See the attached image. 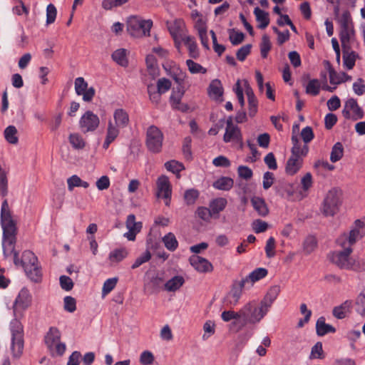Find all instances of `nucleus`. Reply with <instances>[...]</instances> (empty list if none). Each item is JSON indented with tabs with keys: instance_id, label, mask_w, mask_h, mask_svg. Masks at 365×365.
Wrapping results in <instances>:
<instances>
[{
	"instance_id": "nucleus-1",
	"label": "nucleus",
	"mask_w": 365,
	"mask_h": 365,
	"mask_svg": "<svg viewBox=\"0 0 365 365\" xmlns=\"http://www.w3.org/2000/svg\"><path fill=\"white\" fill-rule=\"evenodd\" d=\"M5 255L14 254V263L16 267H21L26 276L34 282H39L42 278L41 267L38 264L37 257L30 250H26L22 253L21 259H19V253L15 250H11L8 244L3 245Z\"/></svg>"
},
{
	"instance_id": "nucleus-2",
	"label": "nucleus",
	"mask_w": 365,
	"mask_h": 365,
	"mask_svg": "<svg viewBox=\"0 0 365 365\" xmlns=\"http://www.w3.org/2000/svg\"><path fill=\"white\" fill-rule=\"evenodd\" d=\"M268 312L260 302L257 304L255 300L249 302L240 309L242 321L232 322L231 329H235V331H239L247 324H257L264 317Z\"/></svg>"
},
{
	"instance_id": "nucleus-3",
	"label": "nucleus",
	"mask_w": 365,
	"mask_h": 365,
	"mask_svg": "<svg viewBox=\"0 0 365 365\" xmlns=\"http://www.w3.org/2000/svg\"><path fill=\"white\" fill-rule=\"evenodd\" d=\"M1 222L3 228V245L8 244V246L11 247V250L14 251V244L16 243V227L7 200H4L1 205Z\"/></svg>"
},
{
	"instance_id": "nucleus-4",
	"label": "nucleus",
	"mask_w": 365,
	"mask_h": 365,
	"mask_svg": "<svg viewBox=\"0 0 365 365\" xmlns=\"http://www.w3.org/2000/svg\"><path fill=\"white\" fill-rule=\"evenodd\" d=\"M20 317H15L10 323L11 332V350L14 358L19 359L23 353L24 349V334L23 326L19 321Z\"/></svg>"
},
{
	"instance_id": "nucleus-5",
	"label": "nucleus",
	"mask_w": 365,
	"mask_h": 365,
	"mask_svg": "<svg viewBox=\"0 0 365 365\" xmlns=\"http://www.w3.org/2000/svg\"><path fill=\"white\" fill-rule=\"evenodd\" d=\"M127 31L133 37L140 38L149 36L153 26V21L144 20L138 16H131L128 18Z\"/></svg>"
},
{
	"instance_id": "nucleus-6",
	"label": "nucleus",
	"mask_w": 365,
	"mask_h": 365,
	"mask_svg": "<svg viewBox=\"0 0 365 365\" xmlns=\"http://www.w3.org/2000/svg\"><path fill=\"white\" fill-rule=\"evenodd\" d=\"M61 334L56 327H50L44 337L45 344L52 356H62L66 349L65 343L61 342Z\"/></svg>"
},
{
	"instance_id": "nucleus-7",
	"label": "nucleus",
	"mask_w": 365,
	"mask_h": 365,
	"mask_svg": "<svg viewBox=\"0 0 365 365\" xmlns=\"http://www.w3.org/2000/svg\"><path fill=\"white\" fill-rule=\"evenodd\" d=\"M252 287L247 276L242 277L240 280H234L230 291L225 297L224 302L226 305H237L241 298L243 290L250 289Z\"/></svg>"
},
{
	"instance_id": "nucleus-8",
	"label": "nucleus",
	"mask_w": 365,
	"mask_h": 365,
	"mask_svg": "<svg viewBox=\"0 0 365 365\" xmlns=\"http://www.w3.org/2000/svg\"><path fill=\"white\" fill-rule=\"evenodd\" d=\"M341 191L337 188L331 189L327 194L322 206L325 216H334L339 211L341 205Z\"/></svg>"
},
{
	"instance_id": "nucleus-9",
	"label": "nucleus",
	"mask_w": 365,
	"mask_h": 365,
	"mask_svg": "<svg viewBox=\"0 0 365 365\" xmlns=\"http://www.w3.org/2000/svg\"><path fill=\"white\" fill-rule=\"evenodd\" d=\"M163 140V134L155 125L150 126L146 133V145L148 149L154 153L161 151Z\"/></svg>"
},
{
	"instance_id": "nucleus-10",
	"label": "nucleus",
	"mask_w": 365,
	"mask_h": 365,
	"mask_svg": "<svg viewBox=\"0 0 365 365\" xmlns=\"http://www.w3.org/2000/svg\"><path fill=\"white\" fill-rule=\"evenodd\" d=\"M31 304V295L29 291L23 288L19 292L13 304V313L15 317H22L24 312L27 309Z\"/></svg>"
},
{
	"instance_id": "nucleus-11",
	"label": "nucleus",
	"mask_w": 365,
	"mask_h": 365,
	"mask_svg": "<svg viewBox=\"0 0 365 365\" xmlns=\"http://www.w3.org/2000/svg\"><path fill=\"white\" fill-rule=\"evenodd\" d=\"M100 124L98 116L92 111H86L80 118L79 127L83 133L95 131Z\"/></svg>"
},
{
	"instance_id": "nucleus-12",
	"label": "nucleus",
	"mask_w": 365,
	"mask_h": 365,
	"mask_svg": "<svg viewBox=\"0 0 365 365\" xmlns=\"http://www.w3.org/2000/svg\"><path fill=\"white\" fill-rule=\"evenodd\" d=\"M168 24V31L173 38L175 44H180L181 41H183L186 35V28L184 21L181 19H178L173 21L172 23Z\"/></svg>"
},
{
	"instance_id": "nucleus-13",
	"label": "nucleus",
	"mask_w": 365,
	"mask_h": 365,
	"mask_svg": "<svg viewBox=\"0 0 365 365\" xmlns=\"http://www.w3.org/2000/svg\"><path fill=\"white\" fill-rule=\"evenodd\" d=\"M343 250L335 252L332 254L331 261L341 269H349L351 264L349 261V257L353 250L350 247H341Z\"/></svg>"
},
{
	"instance_id": "nucleus-14",
	"label": "nucleus",
	"mask_w": 365,
	"mask_h": 365,
	"mask_svg": "<svg viewBox=\"0 0 365 365\" xmlns=\"http://www.w3.org/2000/svg\"><path fill=\"white\" fill-rule=\"evenodd\" d=\"M225 143L231 141L242 142V133L237 125L233 124L232 117L230 116L226 120L225 133L223 136Z\"/></svg>"
},
{
	"instance_id": "nucleus-15",
	"label": "nucleus",
	"mask_w": 365,
	"mask_h": 365,
	"mask_svg": "<svg viewBox=\"0 0 365 365\" xmlns=\"http://www.w3.org/2000/svg\"><path fill=\"white\" fill-rule=\"evenodd\" d=\"M75 91L77 95H82L83 100L86 102H90L95 95V89L93 87L88 88V83L82 77L76 78Z\"/></svg>"
},
{
	"instance_id": "nucleus-16",
	"label": "nucleus",
	"mask_w": 365,
	"mask_h": 365,
	"mask_svg": "<svg viewBox=\"0 0 365 365\" xmlns=\"http://www.w3.org/2000/svg\"><path fill=\"white\" fill-rule=\"evenodd\" d=\"M361 238L360 231L358 228H354L349 233H342L336 240V244L340 247H351L357 240Z\"/></svg>"
},
{
	"instance_id": "nucleus-17",
	"label": "nucleus",
	"mask_w": 365,
	"mask_h": 365,
	"mask_svg": "<svg viewBox=\"0 0 365 365\" xmlns=\"http://www.w3.org/2000/svg\"><path fill=\"white\" fill-rule=\"evenodd\" d=\"M158 192L157 195L158 197H163L166 200L165 205H169L170 199L171 197L172 190L168 178L165 175H161L158 178L157 181Z\"/></svg>"
},
{
	"instance_id": "nucleus-18",
	"label": "nucleus",
	"mask_w": 365,
	"mask_h": 365,
	"mask_svg": "<svg viewBox=\"0 0 365 365\" xmlns=\"http://www.w3.org/2000/svg\"><path fill=\"white\" fill-rule=\"evenodd\" d=\"M190 263L199 272H209L213 269L212 264L205 258L198 255H192L190 257Z\"/></svg>"
},
{
	"instance_id": "nucleus-19",
	"label": "nucleus",
	"mask_w": 365,
	"mask_h": 365,
	"mask_svg": "<svg viewBox=\"0 0 365 365\" xmlns=\"http://www.w3.org/2000/svg\"><path fill=\"white\" fill-rule=\"evenodd\" d=\"M292 148L291 149V156L294 158H302L307 156L309 152L308 145H302L297 135L292 136Z\"/></svg>"
},
{
	"instance_id": "nucleus-20",
	"label": "nucleus",
	"mask_w": 365,
	"mask_h": 365,
	"mask_svg": "<svg viewBox=\"0 0 365 365\" xmlns=\"http://www.w3.org/2000/svg\"><path fill=\"white\" fill-rule=\"evenodd\" d=\"M325 63L327 64L329 71V82L331 84L338 85L351 80V76L344 72L340 73H336L328 61H326Z\"/></svg>"
},
{
	"instance_id": "nucleus-21",
	"label": "nucleus",
	"mask_w": 365,
	"mask_h": 365,
	"mask_svg": "<svg viewBox=\"0 0 365 365\" xmlns=\"http://www.w3.org/2000/svg\"><path fill=\"white\" fill-rule=\"evenodd\" d=\"M279 292L280 287L279 285H274L271 287L264 298L261 300L260 303L269 311L273 302L277 298Z\"/></svg>"
},
{
	"instance_id": "nucleus-22",
	"label": "nucleus",
	"mask_w": 365,
	"mask_h": 365,
	"mask_svg": "<svg viewBox=\"0 0 365 365\" xmlns=\"http://www.w3.org/2000/svg\"><path fill=\"white\" fill-rule=\"evenodd\" d=\"M163 278L158 274H154L149 277L145 283V289L150 293L153 294L159 292L163 284Z\"/></svg>"
},
{
	"instance_id": "nucleus-23",
	"label": "nucleus",
	"mask_w": 365,
	"mask_h": 365,
	"mask_svg": "<svg viewBox=\"0 0 365 365\" xmlns=\"http://www.w3.org/2000/svg\"><path fill=\"white\" fill-rule=\"evenodd\" d=\"M302 165L303 159L302 158L290 156L286 163L285 172L289 175H294L301 169Z\"/></svg>"
},
{
	"instance_id": "nucleus-24",
	"label": "nucleus",
	"mask_w": 365,
	"mask_h": 365,
	"mask_svg": "<svg viewBox=\"0 0 365 365\" xmlns=\"http://www.w3.org/2000/svg\"><path fill=\"white\" fill-rule=\"evenodd\" d=\"M353 303L351 300H346L339 306L334 307L332 314L338 319H344L346 314L351 312Z\"/></svg>"
},
{
	"instance_id": "nucleus-25",
	"label": "nucleus",
	"mask_w": 365,
	"mask_h": 365,
	"mask_svg": "<svg viewBox=\"0 0 365 365\" xmlns=\"http://www.w3.org/2000/svg\"><path fill=\"white\" fill-rule=\"evenodd\" d=\"M210 97L218 100L223 95V88L221 81L219 79H214L210 83L207 88Z\"/></svg>"
},
{
	"instance_id": "nucleus-26",
	"label": "nucleus",
	"mask_w": 365,
	"mask_h": 365,
	"mask_svg": "<svg viewBox=\"0 0 365 365\" xmlns=\"http://www.w3.org/2000/svg\"><path fill=\"white\" fill-rule=\"evenodd\" d=\"M113 118L115 125L119 126L120 128L127 127L129 123V115L128 113L122 108L115 110L113 113Z\"/></svg>"
},
{
	"instance_id": "nucleus-27",
	"label": "nucleus",
	"mask_w": 365,
	"mask_h": 365,
	"mask_svg": "<svg viewBox=\"0 0 365 365\" xmlns=\"http://www.w3.org/2000/svg\"><path fill=\"white\" fill-rule=\"evenodd\" d=\"M251 203L255 210L262 217H265L269 213V209L264 199L259 197H253Z\"/></svg>"
},
{
	"instance_id": "nucleus-28",
	"label": "nucleus",
	"mask_w": 365,
	"mask_h": 365,
	"mask_svg": "<svg viewBox=\"0 0 365 365\" xmlns=\"http://www.w3.org/2000/svg\"><path fill=\"white\" fill-rule=\"evenodd\" d=\"M342 51L344 66L347 69L351 70L355 66L358 54L355 51H351V48H349L348 49H342Z\"/></svg>"
},
{
	"instance_id": "nucleus-29",
	"label": "nucleus",
	"mask_w": 365,
	"mask_h": 365,
	"mask_svg": "<svg viewBox=\"0 0 365 365\" xmlns=\"http://www.w3.org/2000/svg\"><path fill=\"white\" fill-rule=\"evenodd\" d=\"M316 331L318 336H322L328 333H334L336 329L328 324L325 323V319L319 317L316 323Z\"/></svg>"
},
{
	"instance_id": "nucleus-30",
	"label": "nucleus",
	"mask_w": 365,
	"mask_h": 365,
	"mask_svg": "<svg viewBox=\"0 0 365 365\" xmlns=\"http://www.w3.org/2000/svg\"><path fill=\"white\" fill-rule=\"evenodd\" d=\"M346 107H349V110L353 111L351 119L357 120L364 117V112L363 109L358 105V103L354 98H349L346 101Z\"/></svg>"
},
{
	"instance_id": "nucleus-31",
	"label": "nucleus",
	"mask_w": 365,
	"mask_h": 365,
	"mask_svg": "<svg viewBox=\"0 0 365 365\" xmlns=\"http://www.w3.org/2000/svg\"><path fill=\"white\" fill-rule=\"evenodd\" d=\"M254 14L256 16V20L259 24L257 27L260 29H265L269 24V14L259 7H256L254 9Z\"/></svg>"
},
{
	"instance_id": "nucleus-32",
	"label": "nucleus",
	"mask_w": 365,
	"mask_h": 365,
	"mask_svg": "<svg viewBox=\"0 0 365 365\" xmlns=\"http://www.w3.org/2000/svg\"><path fill=\"white\" fill-rule=\"evenodd\" d=\"M185 283L182 276H175L169 279L165 284V289L168 292H175L179 289Z\"/></svg>"
},
{
	"instance_id": "nucleus-33",
	"label": "nucleus",
	"mask_w": 365,
	"mask_h": 365,
	"mask_svg": "<svg viewBox=\"0 0 365 365\" xmlns=\"http://www.w3.org/2000/svg\"><path fill=\"white\" fill-rule=\"evenodd\" d=\"M234 185V181L229 177H221L213 182L212 186L217 190L227 191Z\"/></svg>"
},
{
	"instance_id": "nucleus-34",
	"label": "nucleus",
	"mask_w": 365,
	"mask_h": 365,
	"mask_svg": "<svg viewBox=\"0 0 365 365\" xmlns=\"http://www.w3.org/2000/svg\"><path fill=\"white\" fill-rule=\"evenodd\" d=\"M227 201L224 197H217L212 200L210 203V208L213 215H218L220 212L224 210Z\"/></svg>"
},
{
	"instance_id": "nucleus-35",
	"label": "nucleus",
	"mask_w": 365,
	"mask_h": 365,
	"mask_svg": "<svg viewBox=\"0 0 365 365\" xmlns=\"http://www.w3.org/2000/svg\"><path fill=\"white\" fill-rule=\"evenodd\" d=\"M112 59L118 65L126 67L128 65V61L126 57V50L119 48L115 51L111 55Z\"/></svg>"
},
{
	"instance_id": "nucleus-36",
	"label": "nucleus",
	"mask_w": 365,
	"mask_h": 365,
	"mask_svg": "<svg viewBox=\"0 0 365 365\" xmlns=\"http://www.w3.org/2000/svg\"><path fill=\"white\" fill-rule=\"evenodd\" d=\"M354 29H341L339 33V38L341 43L342 49H348L351 48L350 40L351 36L354 35Z\"/></svg>"
},
{
	"instance_id": "nucleus-37",
	"label": "nucleus",
	"mask_w": 365,
	"mask_h": 365,
	"mask_svg": "<svg viewBox=\"0 0 365 365\" xmlns=\"http://www.w3.org/2000/svg\"><path fill=\"white\" fill-rule=\"evenodd\" d=\"M267 274L268 271L267 269L259 267L247 275V277L253 286L255 282L264 278Z\"/></svg>"
},
{
	"instance_id": "nucleus-38",
	"label": "nucleus",
	"mask_w": 365,
	"mask_h": 365,
	"mask_svg": "<svg viewBox=\"0 0 365 365\" xmlns=\"http://www.w3.org/2000/svg\"><path fill=\"white\" fill-rule=\"evenodd\" d=\"M162 241L166 249L170 252H174L178 247V242L173 232L165 235Z\"/></svg>"
},
{
	"instance_id": "nucleus-39",
	"label": "nucleus",
	"mask_w": 365,
	"mask_h": 365,
	"mask_svg": "<svg viewBox=\"0 0 365 365\" xmlns=\"http://www.w3.org/2000/svg\"><path fill=\"white\" fill-rule=\"evenodd\" d=\"M183 42L185 45L187 46L188 48L190 56L193 58H198L199 51L194 37L190 36H187L186 38H185Z\"/></svg>"
},
{
	"instance_id": "nucleus-40",
	"label": "nucleus",
	"mask_w": 365,
	"mask_h": 365,
	"mask_svg": "<svg viewBox=\"0 0 365 365\" xmlns=\"http://www.w3.org/2000/svg\"><path fill=\"white\" fill-rule=\"evenodd\" d=\"M68 189L72 191L75 187H83L87 188L89 187V183L86 181L82 180L78 175H73L67 180Z\"/></svg>"
},
{
	"instance_id": "nucleus-41",
	"label": "nucleus",
	"mask_w": 365,
	"mask_h": 365,
	"mask_svg": "<svg viewBox=\"0 0 365 365\" xmlns=\"http://www.w3.org/2000/svg\"><path fill=\"white\" fill-rule=\"evenodd\" d=\"M355 312L362 318H365V294L360 293L355 299Z\"/></svg>"
},
{
	"instance_id": "nucleus-42",
	"label": "nucleus",
	"mask_w": 365,
	"mask_h": 365,
	"mask_svg": "<svg viewBox=\"0 0 365 365\" xmlns=\"http://www.w3.org/2000/svg\"><path fill=\"white\" fill-rule=\"evenodd\" d=\"M185 92L184 87L174 88L170 97V102L172 108L175 106L176 104H180L181 99Z\"/></svg>"
},
{
	"instance_id": "nucleus-43",
	"label": "nucleus",
	"mask_w": 365,
	"mask_h": 365,
	"mask_svg": "<svg viewBox=\"0 0 365 365\" xmlns=\"http://www.w3.org/2000/svg\"><path fill=\"white\" fill-rule=\"evenodd\" d=\"M317 247V240L313 235L307 236L303 242V250L307 255L311 254Z\"/></svg>"
},
{
	"instance_id": "nucleus-44",
	"label": "nucleus",
	"mask_w": 365,
	"mask_h": 365,
	"mask_svg": "<svg viewBox=\"0 0 365 365\" xmlns=\"http://www.w3.org/2000/svg\"><path fill=\"white\" fill-rule=\"evenodd\" d=\"M344 155V148L342 144L340 142L336 143L332 147L331 154H330V160L332 163H336L339 161Z\"/></svg>"
},
{
	"instance_id": "nucleus-45",
	"label": "nucleus",
	"mask_w": 365,
	"mask_h": 365,
	"mask_svg": "<svg viewBox=\"0 0 365 365\" xmlns=\"http://www.w3.org/2000/svg\"><path fill=\"white\" fill-rule=\"evenodd\" d=\"M128 251L125 248L115 249L109 254V259L112 262H119L128 256Z\"/></svg>"
},
{
	"instance_id": "nucleus-46",
	"label": "nucleus",
	"mask_w": 365,
	"mask_h": 365,
	"mask_svg": "<svg viewBox=\"0 0 365 365\" xmlns=\"http://www.w3.org/2000/svg\"><path fill=\"white\" fill-rule=\"evenodd\" d=\"M17 129L14 125H9L4 130V137L6 141L11 144H17Z\"/></svg>"
},
{
	"instance_id": "nucleus-47",
	"label": "nucleus",
	"mask_w": 365,
	"mask_h": 365,
	"mask_svg": "<svg viewBox=\"0 0 365 365\" xmlns=\"http://www.w3.org/2000/svg\"><path fill=\"white\" fill-rule=\"evenodd\" d=\"M165 168L167 170L176 174L178 178H180L179 173L185 170V166L182 163L174 160L166 162L165 163Z\"/></svg>"
},
{
	"instance_id": "nucleus-48",
	"label": "nucleus",
	"mask_w": 365,
	"mask_h": 365,
	"mask_svg": "<svg viewBox=\"0 0 365 365\" xmlns=\"http://www.w3.org/2000/svg\"><path fill=\"white\" fill-rule=\"evenodd\" d=\"M325 357V354L323 350L322 343L321 341L317 342L311 349L309 359H323Z\"/></svg>"
},
{
	"instance_id": "nucleus-49",
	"label": "nucleus",
	"mask_w": 365,
	"mask_h": 365,
	"mask_svg": "<svg viewBox=\"0 0 365 365\" xmlns=\"http://www.w3.org/2000/svg\"><path fill=\"white\" fill-rule=\"evenodd\" d=\"M271 48L272 43L269 37L267 34L263 35L260 43V53L263 58H266L267 57Z\"/></svg>"
},
{
	"instance_id": "nucleus-50",
	"label": "nucleus",
	"mask_w": 365,
	"mask_h": 365,
	"mask_svg": "<svg viewBox=\"0 0 365 365\" xmlns=\"http://www.w3.org/2000/svg\"><path fill=\"white\" fill-rule=\"evenodd\" d=\"M339 22L341 26V29H353L351 14L347 10L343 12L341 16L339 19Z\"/></svg>"
},
{
	"instance_id": "nucleus-51",
	"label": "nucleus",
	"mask_w": 365,
	"mask_h": 365,
	"mask_svg": "<svg viewBox=\"0 0 365 365\" xmlns=\"http://www.w3.org/2000/svg\"><path fill=\"white\" fill-rule=\"evenodd\" d=\"M186 65L188 68L189 71L192 74H204L207 73V69L205 68H204L200 64L195 62L191 59H188L186 61Z\"/></svg>"
},
{
	"instance_id": "nucleus-52",
	"label": "nucleus",
	"mask_w": 365,
	"mask_h": 365,
	"mask_svg": "<svg viewBox=\"0 0 365 365\" xmlns=\"http://www.w3.org/2000/svg\"><path fill=\"white\" fill-rule=\"evenodd\" d=\"M320 91V83L317 79L310 80L306 87V93L312 96H317Z\"/></svg>"
},
{
	"instance_id": "nucleus-53",
	"label": "nucleus",
	"mask_w": 365,
	"mask_h": 365,
	"mask_svg": "<svg viewBox=\"0 0 365 365\" xmlns=\"http://www.w3.org/2000/svg\"><path fill=\"white\" fill-rule=\"evenodd\" d=\"M229 39L233 46L240 44L245 39V34L242 31H235L234 29L229 30Z\"/></svg>"
},
{
	"instance_id": "nucleus-54",
	"label": "nucleus",
	"mask_w": 365,
	"mask_h": 365,
	"mask_svg": "<svg viewBox=\"0 0 365 365\" xmlns=\"http://www.w3.org/2000/svg\"><path fill=\"white\" fill-rule=\"evenodd\" d=\"M126 227L130 232H140L141 229V223L135 222V216L133 214L129 215L126 220Z\"/></svg>"
},
{
	"instance_id": "nucleus-55",
	"label": "nucleus",
	"mask_w": 365,
	"mask_h": 365,
	"mask_svg": "<svg viewBox=\"0 0 365 365\" xmlns=\"http://www.w3.org/2000/svg\"><path fill=\"white\" fill-rule=\"evenodd\" d=\"M69 142L76 149H82L85 146V142L82 137L78 133H73L69 135Z\"/></svg>"
},
{
	"instance_id": "nucleus-56",
	"label": "nucleus",
	"mask_w": 365,
	"mask_h": 365,
	"mask_svg": "<svg viewBox=\"0 0 365 365\" xmlns=\"http://www.w3.org/2000/svg\"><path fill=\"white\" fill-rule=\"evenodd\" d=\"M199 197V192L195 189H189L185 192L184 199L187 205H193Z\"/></svg>"
},
{
	"instance_id": "nucleus-57",
	"label": "nucleus",
	"mask_w": 365,
	"mask_h": 365,
	"mask_svg": "<svg viewBox=\"0 0 365 365\" xmlns=\"http://www.w3.org/2000/svg\"><path fill=\"white\" fill-rule=\"evenodd\" d=\"M117 282H118L117 277L110 278V279H108L107 280H106V282L103 284V289H102L103 296H106L108 293H110L115 288Z\"/></svg>"
},
{
	"instance_id": "nucleus-58",
	"label": "nucleus",
	"mask_w": 365,
	"mask_h": 365,
	"mask_svg": "<svg viewBox=\"0 0 365 365\" xmlns=\"http://www.w3.org/2000/svg\"><path fill=\"white\" fill-rule=\"evenodd\" d=\"M151 259V254L149 250H146L140 257H138L131 266V269H135L143 264L148 262Z\"/></svg>"
},
{
	"instance_id": "nucleus-59",
	"label": "nucleus",
	"mask_w": 365,
	"mask_h": 365,
	"mask_svg": "<svg viewBox=\"0 0 365 365\" xmlns=\"http://www.w3.org/2000/svg\"><path fill=\"white\" fill-rule=\"evenodd\" d=\"M119 126L114 124L111 120H109L108 123L106 137L115 140L119 135Z\"/></svg>"
},
{
	"instance_id": "nucleus-60",
	"label": "nucleus",
	"mask_w": 365,
	"mask_h": 365,
	"mask_svg": "<svg viewBox=\"0 0 365 365\" xmlns=\"http://www.w3.org/2000/svg\"><path fill=\"white\" fill-rule=\"evenodd\" d=\"M148 92L150 101L155 104L159 103L161 99V95L163 93L156 90L155 86L152 84L148 86Z\"/></svg>"
},
{
	"instance_id": "nucleus-61",
	"label": "nucleus",
	"mask_w": 365,
	"mask_h": 365,
	"mask_svg": "<svg viewBox=\"0 0 365 365\" xmlns=\"http://www.w3.org/2000/svg\"><path fill=\"white\" fill-rule=\"evenodd\" d=\"M252 44H246L239 48L236 53L237 58L240 61H244L247 56L250 53Z\"/></svg>"
},
{
	"instance_id": "nucleus-62",
	"label": "nucleus",
	"mask_w": 365,
	"mask_h": 365,
	"mask_svg": "<svg viewBox=\"0 0 365 365\" xmlns=\"http://www.w3.org/2000/svg\"><path fill=\"white\" fill-rule=\"evenodd\" d=\"M64 309L68 312L73 313L76 309V301L75 298L71 296H66L63 299Z\"/></svg>"
},
{
	"instance_id": "nucleus-63",
	"label": "nucleus",
	"mask_w": 365,
	"mask_h": 365,
	"mask_svg": "<svg viewBox=\"0 0 365 365\" xmlns=\"http://www.w3.org/2000/svg\"><path fill=\"white\" fill-rule=\"evenodd\" d=\"M56 14L57 11L55 6L52 4H48L46 8V24H53L56 20Z\"/></svg>"
},
{
	"instance_id": "nucleus-64",
	"label": "nucleus",
	"mask_w": 365,
	"mask_h": 365,
	"mask_svg": "<svg viewBox=\"0 0 365 365\" xmlns=\"http://www.w3.org/2000/svg\"><path fill=\"white\" fill-rule=\"evenodd\" d=\"M171 87V82L169 79L162 78L158 79L157 82V90L161 93H165L170 90Z\"/></svg>"
}]
</instances>
